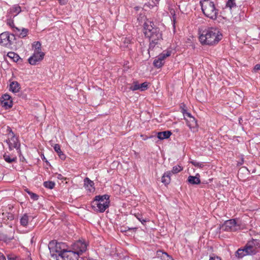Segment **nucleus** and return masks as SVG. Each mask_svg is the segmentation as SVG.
I'll use <instances>...</instances> for the list:
<instances>
[{"mask_svg":"<svg viewBox=\"0 0 260 260\" xmlns=\"http://www.w3.org/2000/svg\"><path fill=\"white\" fill-rule=\"evenodd\" d=\"M249 241L256 249L258 250L260 248V242L258 240L252 239Z\"/></svg>","mask_w":260,"mask_h":260,"instance_id":"nucleus-36","label":"nucleus"},{"mask_svg":"<svg viewBox=\"0 0 260 260\" xmlns=\"http://www.w3.org/2000/svg\"><path fill=\"white\" fill-rule=\"evenodd\" d=\"M61 254L63 256L62 258L63 260H78L80 256L70 248H68L67 251H64Z\"/></svg>","mask_w":260,"mask_h":260,"instance_id":"nucleus-8","label":"nucleus"},{"mask_svg":"<svg viewBox=\"0 0 260 260\" xmlns=\"http://www.w3.org/2000/svg\"><path fill=\"white\" fill-rule=\"evenodd\" d=\"M6 142L10 150L16 148L18 152H20V143L18 141V138L15 135H13V136L10 137L8 140H6Z\"/></svg>","mask_w":260,"mask_h":260,"instance_id":"nucleus-9","label":"nucleus"},{"mask_svg":"<svg viewBox=\"0 0 260 260\" xmlns=\"http://www.w3.org/2000/svg\"><path fill=\"white\" fill-rule=\"evenodd\" d=\"M165 61H162L161 60H159V58L157 57L153 61V65L157 68H161L164 64Z\"/></svg>","mask_w":260,"mask_h":260,"instance_id":"nucleus-31","label":"nucleus"},{"mask_svg":"<svg viewBox=\"0 0 260 260\" xmlns=\"http://www.w3.org/2000/svg\"><path fill=\"white\" fill-rule=\"evenodd\" d=\"M27 192L29 194L30 198L32 199L34 201H36L38 199L39 196L37 194L33 193L30 191H27Z\"/></svg>","mask_w":260,"mask_h":260,"instance_id":"nucleus-40","label":"nucleus"},{"mask_svg":"<svg viewBox=\"0 0 260 260\" xmlns=\"http://www.w3.org/2000/svg\"><path fill=\"white\" fill-rule=\"evenodd\" d=\"M157 255L158 257H160L162 260H167L169 254L167 252L159 250L157 251Z\"/></svg>","mask_w":260,"mask_h":260,"instance_id":"nucleus-30","label":"nucleus"},{"mask_svg":"<svg viewBox=\"0 0 260 260\" xmlns=\"http://www.w3.org/2000/svg\"><path fill=\"white\" fill-rule=\"evenodd\" d=\"M109 195H99L95 197L91 203V207L94 211L103 213L109 207Z\"/></svg>","mask_w":260,"mask_h":260,"instance_id":"nucleus-4","label":"nucleus"},{"mask_svg":"<svg viewBox=\"0 0 260 260\" xmlns=\"http://www.w3.org/2000/svg\"><path fill=\"white\" fill-rule=\"evenodd\" d=\"M183 114L184 116H187L189 119H190L191 117H193V116H191L190 113L188 112H183Z\"/></svg>","mask_w":260,"mask_h":260,"instance_id":"nucleus-44","label":"nucleus"},{"mask_svg":"<svg viewBox=\"0 0 260 260\" xmlns=\"http://www.w3.org/2000/svg\"><path fill=\"white\" fill-rule=\"evenodd\" d=\"M135 216L143 224H144L145 222L148 221L147 218L144 219L142 217V214L138 213L135 214Z\"/></svg>","mask_w":260,"mask_h":260,"instance_id":"nucleus-34","label":"nucleus"},{"mask_svg":"<svg viewBox=\"0 0 260 260\" xmlns=\"http://www.w3.org/2000/svg\"><path fill=\"white\" fill-rule=\"evenodd\" d=\"M12 39H15L14 35L12 34L11 37L9 32H4L0 34V45L5 47L9 46L12 44Z\"/></svg>","mask_w":260,"mask_h":260,"instance_id":"nucleus-7","label":"nucleus"},{"mask_svg":"<svg viewBox=\"0 0 260 260\" xmlns=\"http://www.w3.org/2000/svg\"><path fill=\"white\" fill-rule=\"evenodd\" d=\"M8 260H20L19 257L14 254H9L7 255Z\"/></svg>","mask_w":260,"mask_h":260,"instance_id":"nucleus-39","label":"nucleus"},{"mask_svg":"<svg viewBox=\"0 0 260 260\" xmlns=\"http://www.w3.org/2000/svg\"><path fill=\"white\" fill-rule=\"evenodd\" d=\"M28 215L26 213L24 214L20 219V223L21 225L23 226V227H26L28 223Z\"/></svg>","mask_w":260,"mask_h":260,"instance_id":"nucleus-23","label":"nucleus"},{"mask_svg":"<svg viewBox=\"0 0 260 260\" xmlns=\"http://www.w3.org/2000/svg\"><path fill=\"white\" fill-rule=\"evenodd\" d=\"M41 157L43 161H45V162L47 163V165H48V164H49V165H50L49 164V162L48 161V160H47V159L46 158V157H45V156H44V154L41 155Z\"/></svg>","mask_w":260,"mask_h":260,"instance_id":"nucleus-47","label":"nucleus"},{"mask_svg":"<svg viewBox=\"0 0 260 260\" xmlns=\"http://www.w3.org/2000/svg\"><path fill=\"white\" fill-rule=\"evenodd\" d=\"M200 5L204 15L212 20L217 18L218 9L216 7L214 2L211 0H201Z\"/></svg>","mask_w":260,"mask_h":260,"instance_id":"nucleus-3","label":"nucleus"},{"mask_svg":"<svg viewBox=\"0 0 260 260\" xmlns=\"http://www.w3.org/2000/svg\"><path fill=\"white\" fill-rule=\"evenodd\" d=\"M209 260H221L219 257H217L216 259L213 257H211Z\"/></svg>","mask_w":260,"mask_h":260,"instance_id":"nucleus-52","label":"nucleus"},{"mask_svg":"<svg viewBox=\"0 0 260 260\" xmlns=\"http://www.w3.org/2000/svg\"><path fill=\"white\" fill-rule=\"evenodd\" d=\"M83 260H97V259H94V258H86V259H84Z\"/></svg>","mask_w":260,"mask_h":260,"instance_id":"nucleus-56","label":"nucleus"},{"mask_svg":"<svg viewBox=\"0 0 260 260\" xmlns=\"http://www.w3.org/2000/svg\"><path fill=\"white\" fill-rule=\"evenodd\" d=\"M55 185V183L53 181H45L43 183L44 186L49 189H53Z\"/></svg>","mask_w":260,"mask_h":260,"instance_id":"nucleus-33","label":"nucleus"},{"mask_svg":"<svg viewBox=\"0 0 260 260\" xmlns=\"http://www.w3.org/2000/svg\"><path fill=\"white\" fill-rule=\"evenodd\" d=\"M181 111H182V113H183V112H187V110H186V109H185V106H184V108H183L182 109Z\"/></svg>","mask_w":260,"mask_h":260,"instance_id":"nucleus-53","label":"nucleus"},{"mask_svg":"<svg viewBox=\"0 0 260 260\" xmlns=\"http://www.w3.org/2000/svg\"><path fill=\"white\" fill-rule=\"evenodd\" d=\"M66 244L64 243H56L55 246L54 248L49 247V249H52L56 253H58V255L61 257L63 256L61 254L64 251H67L68 248H66Z\"/></svg>","mask_w":260,"mask_h":260,"instance_id":"nucleus-13","label":"nucleus"},{"mask_svg":"<svg viewBox=\"0 0 260 260\" xmlns=\"http://www.w3.org/2000/svg\"><path fill=\"white\" fill-rule=\"evenodd\" d=\"M0 260H6L4 255L0 252Z\"/></svg>","mask_w":260,"mask_h":260,"instance_id":"nucleus-51","label":"nucleus"},{"mask_svg":"<svg viewBox=\"0 0 260 260\" xmlns=\"http://www.w3.org/2000/svg\"><path fill=\"white\" fill-rule=\"evenodd\" d=\"M6 217H7L8 219L12 220H13L14 218V215L10 212L6 213Z\"/></svg>","mask_w":260,"mask_h":260,"instance_id":"nucleus-42","label":"nucleus"},{"mask_svg":"<svg viewBox=\"0 0 260 260\" xmlns=\"http://www.w3.org/2000/svg\"><path fill=\"white\" fill-rule=\"evenodd\" d=\"M176 20V14H175L174 15H172V20L173 23L174 27H175V23Z\"/></svg>","mask_w":260,"mask_h":260,"instance_id":"nucleus-48","label":"nucleus"},{"mask_svg":"<svg viewBox=\"0 0 260 260\" xmlns=\"http://www.w3.org/2000/svg\"><path fill=\"white\" fill-rule=\"evenodd\" d=\"M7 56L11 59H13V60L16 62H17L20 59L19 56L17 54L13 52H8L7 54Z\"/></svg>","mask_w":260,"mask_h":260,"instance_id":"nucleus-27","label":"nucleus"},{"mask_svg":"<svg viewBox=\"0 0 260 260\" xmlns=\"http://www.w3.org/2000/svg\"><path fill=\"white\" fill-rule=\"evenodd\" d=\"M6 23L13 30V31L15 34H18V32H20V29L18 27H16L14 25V18L13 17H11L10 15H6Z\"/></svg>","mask_w":260,"mask_h":260,"instance_id":"nucleus-15","label":"nucleus"},{"mask_svg":"<svg viewBox=\"0 0 260 260\" xmlns=\"http://www.w3.org/2000/svg\"><path fill=\"white\" fill-rule=\"evenodd\" d=\"M188 182L192 185H197L201 183L199 174H197L195 176H189L187 179Z\"/></svg>","mask_w":260,"mask_h":260,"instance_id":"nucleus-17","label":"nucleus"},{"mask_svg":"<svg viewBox=\"0 0 260 260\" xmlns=\"http://www.w3.org/2000/svg\"><path fill=\"white\" fill-rule=\"evenodd\" d=\"M145 36L149 40L148 53L154 55V52H159L161 49V43L163 41L161 32L158 27H155L153 22L148 21L144 23V26Z\"/></svg>","mask_w":260,"mask_h":260,"instance_id":"nucleus-1","label":"nucleus"},{"mask_svg":"<svg viewBox=\"0 0 260 260\" xmlns=\"http://www.w3.org/2000/svg\"><path fill=\"white\" fill-rule=\"evenodd\" d=\"M172 135V132L170 131H166L157 133V137L159 140H164L169 138Z\"/></svg>","mask_w":260,"mask_h":260,"instance_id":"nucleus-18","label":"nucleus"},{"mask_svg":"<svg viewBox=\"0 0 260 260\" xmlns=\"http://www.w3.org/2000/svg\"><path fill=\"white\" fill-rule=\"evenodd\" d=\"M44 52L34 51L33 55L28 58V61L30 64L36 65L38 62L41 61L44 58Z\"/></svg>","mask_w":260,"mask_h":260,"instance_id":"nucleus-11","label":"nucleus"},{"mask_svg":"<svg viewBox=\"0 0 260 260\" xmlns=\"http://www.w3.org/2000/svg\"><path fill=\"white\" fill-rule=\"evenodd\" d=\"M21 11V8L18 5H15L8 10L7 15H10L11 17L15 18Z\"/></svg>","mask_w":260,"mask_h":260,"instance_id":"nucleus-14","label":"nucleus"},{"mask_svg":"<svg viewBox=\"0 0 260 260\" xmlns=\"http://www.w3.org/2000/svg\"><path fill=\"white\" fill-rule=\"evenodd\" d=\"M171 51L167 50H164L161 53L159 54L157 57L159 58V60H161L162 61H164V60L167 57H169L171 55Z\"/></svg>","mask_w":260,"mask_h":260,"instance_id":"nucleus-24","label":"nucleus"},{"mask_svg":"<svg viewBox=\"0 0 260 260\" xmlns=\"http://www.w3.org/2000/svg\"><path fill=\"white\" fill-rule=\"evenodd\" d=\"M182 170V168L180 166L177 165V166H175L173 167V169L172 170V173L173 174H176V173H179V172H180Z\"/></svg>","mask_w":260,"mask_h":260,"instance_id":"nucleus-38","label":"nucleus"},{"mask_svg":"<svg viewBox=\"0 0 260 260\" xmlns=\"http://www.w3.org/2000/svg\"><path fill=\"white\" fill-rule=\"evenodd\" d=\"M26 260H31V258L29 257H28Z\"/></svg>","mask_w":260,"mask_h":260,"instance_id":"nucleus-58","label":"nucleus"},{"mask_svg":"<svg viewBox=\"0 0 260 260\" xmlns=\"http://www.w3.org/2000/svg\"><path fill=\"white\" fill-rule=\"evenodd\" d=\"M221 33L216 28L209 27L199 32V41L202 45L212 46L222 39Z\"/></svg>","mask_w":260,"mask_h":260,"instance_id":"nucleus-2","label":"nucleus"},{"mask_svg":"<svg viewBox=\"0 0 260 260\" xmlns=\"http://www.w3.org/2000/svg\"><path fill=\"white\" fill-rule=\"evenodd\" d=\"M248 255L245 246L243 248H239L236 252L235 255L239 258L243 257L244 256Z\"/></svg>","mask_w":260,"mask_h":260,"instance_id":"nucleus-22","label":"nucleus"},{"mask_svg":"<svg viewBox=\"0 0 260 260\" xmlns=\"http://www.w3.org/2000/svg\"><path fill=\"white\" fill-rule=\"evenodd\" d=\"M1 105L5 109L11 108L13 106L11 96L7 94H4L1 98Z\"/></svg>","mask_w":260,"mask_h":260,"instance_id":"nucleus-10","label":"nucleus"},{"mask_svg":"<svg viewBox=\"0 0 260 260\" xmlns=\"http://www.w3.org/2000/svg\"><path fill=\"white\" fill-rule=\"evenodd\" d=\"M57 178L59 179H62L63 176L61 174L58 175Z\"/></svg>","mask_w":260,"mask_h":260,"instance_id":"nucleus-54","label":"nucleus"},{"mask_svg":"<svg viewBox=\"0 0 260 260\" xmlns=\"http://www.w3.org/2000/svg\"><path fill=\"white\" fill-rule=\"evenodd\" d=\"M87 246V244L85 241L79 240L72 244L70 248L81 255L86 251Z\"/></svg>","mask_w":260,"mask_h":260,"instance_id":"nucleus-6","label":"nucleus"},{"mask_svg":"<svg viewBox=\"0 0 260 260\" xmlns=\"http://www.w3.org/2000/svg\"><path fill=\"white\" fill-rule=\"evenodd\" d=\"M54 244V242L52 241L51 242H50L49 243V246H51L52 245H53Z\"/></svg>","mask_w":260,"mask_h":260,"instance_id":"nucleus-57","label":"nucleus"},{"mask_svg":"<svg viewBox=\"0 0 260 260\" xmlns=\"http://www.w3.org/2000/svg\"><path fill=\"white\" fill-rule=\"evenodd\" d=\"M20 89V85L17 81H13L10 84V90L14 93L18 92Z\"/></svg>","mask_w":260,"mask_h":260,"instance_id":"nucleus-19","label":"nucleus"},{"mask_svg":"<svg viewBox=\"0 0 260 260\" xmlns=\"http://www.w3.org/2000/svg\"><path fill=\"white\" fill-rule=\"evenodd\" d=\"M246 251L248 255H254L258 252V250L254 248V246L251 244L250 241H248L245 245Z\"/></svg>","mask_w":260,"mask_h":260,"instance_id":"nucleus-16","label":"nucleus"},{"mask_svg":"<svg viewBox=\"0 0 260 260\" xmlns=\"http://www.w3.org/2000/svg\"><path fill=\"white\" fill-rule=\"evenodd\" d=\"M171 172L167 171L165 172L161 177V182L165 185L169 184L171 181Z\"/></svg>","mask_w":260,"mask_h":260,"instance_id":"nucleus-20","label":"nucleus"},{"mask_svg":"<svg viewBox=\"0 0 260 260\" xmlns=\"http://www.w3.org/2000/svg\"><path fill=\"white\" fill-rule=\"evenodd\" d=\"M224 231L234 232L241 229V221L236 219L225 221L220 227Z\"/></svg>","mask_w":260,"mask_h":260,"instance_id":"nucleus-5","label":"nucleus"},{"mask_svg":"<svg viewBox=\"0 0 260 260\" xmlns=\"http://www.w3.org/2000/svg\"><path fill=\"white\" fill-rule=\"evenodd\" d=\"M7 132L9 133L8 135L10 137L13 136V135H15L14 133H13L11 128L9 126L7 128Z\"/></svg>","mask_w":260,"mask_h":260,"instance_id":"nucleus-43","label":"nucleus"},{"mask_svg":"<svg viewBox=\"0 0 260 260\" xmlns=\"http://www.w3.org/2000/svg\"><path fill=\"white\" fill-rule=\"evenodd\" d=\"M4 158L5 160L8 163L15 162L17 160V157L16 156H13L12 157L9 155L7 154H5L4 155Z\"/></svg>","mask_w":260,"mask_h":260,"instance_id":"nucleus-29","label":"nucleus"},{"mask_svg":"<svg viewBox=\"0 0 260 260\" xmlns=\"http://www.w3.org/2000/svg\"><path fill=\"white\" fill-rule=\"evenodd\" d=\"M28 31L27 29L23 28L21 30H20V32H18V34H15V35H17L19 38H23L27 36Z\"/></svg>","mask_w":260,"mask_h":260,"instance_id":"nucleus-32","label":"nucleus"},{"mask_svg":"<svg viewBox=\"0 0 260 260\" xmlns=\"http://www.w3.org/2000/svg\"><path fill=\"white\" fill-rule=\"evenodd\" d=\"M169 11H170V13L171 14V15L172 16V15H174L175 14V11L174 9L173 8H170L169 9Z\"/></svg>","mask_w":260,"mask_h":260,"instance_id":"nucleus-50","label":"nucleus"},{"mask_svg":"<svg viewBox=\"0 0 260 260\" xmlns=\"http://www.w3.org/2000/svg\"><path fill=\"white\" fill-rule=\"evenodd\" d=\"M54 149L57 153L59 158L61 160H64L66 159V155L61 151L60 146L58 144H56L54 145Z\"/></svg>","mask_w":260,"mask_h":260,"instance_id":"nucleus-21","label":"nucleus"},{"mask_svg":"<svg viewBox=\"0 0 260 260\" xmlns=\"http://www.w3.org/2000/svg\"><path fill=\"white\" fill-rule=\"evenodd\" d=\"M236 7L235 0H228L226 4V7L232 9L234 7Z\"/></svg>","mask_w":260,"mask_h":260,"instance_id":"nucleus-35","label":"nucleus"},{"mask_svg":"<svg viewBox=\"0 0 260 260\" xmlns=\"http://www.w3.org/2000/svg\"><path fill=\"white\" fill-rule=\"evenodd\" d=\"M191 163L196 167H202V165L200 162L192 161Z\"/></svg>","mask_w":260,"mask_h":260,"instance_id":"nucleus-45","label":"nucleus"},{"mask_svg":"<svg viewBox=\"0 0 260 260\" xmlns=\"http://www.w3.org/2000/svg\"><path fill=\"white\" fill-rule=\"evenodd\" d=\"M187 125L189 127L190 129L192 130V128H196L198 124L196 119L193 117L189 119V120H187Z\"/></svg>","mask_w":260,"mask_h":260,"instance_id":"nucleus-26","label":"nucleus"},{"mask_svg":"<svg viewBox=\"0 0 260 260\" xmlns=\"http://www.w3.org/2000/svg\"><path fill=\"white\" fill-rule=\"evenodd\" d=\"M61 5H65L67 3L68 0H58Z\"/></svg>","mask_w":260,"mask_h":260,"instance_id":"nucleus-49","label":"nucleus"},{"mask_svg":"<svg viewBox=\"0 0 260 260\" xmlns=\"http://www.w3.org/2000/svg\"><path fill=\"white\" fill-rule=\"evenodd\" d=\"M167 260H174V259L171 256L169 255Z\"/></svg>","mask_w":260,"mask_h":260,"instance_id":"nucleus-55","label":"nucleus"},{"mask_svg":"<svg viewBox=\"0 0 260 260\" xmlns=\"http://www.w3.org/2000/svg\"><path fill=\"white\" fill-rule=\"evenodd\" d=\"M253 70L255 72L257 71L260 70V64H256L254 66Z\"/></svg>","mask_w":260,"mask_h":260,"instance_id":"nucleus-46","label":"nucleus"},{"mask_svg":"<svg viewBox=\"0 0 260 260\" xmlns=\"http://www.w3.org/2000/svg\"><path fill=\"white\" fill-rule=\"evenodd\" d=\"M148 87V83L145 82L142 84H139L138 81H134L133 85L131 86L129 89L133 91L140 90V91H144L147 89Z\"/></svg>","mask_w":260,"mask_h":260,"instance_id":"nucleus-12","label":"nucleus"},{"mask_svg":"<svg viewBox=\"0 0 260 260\" xmlns=\"http://www.w3.org/2000/svg\"><path fill=\"white\" fill-rule=\"evenodd\" d=\"M33 47L35 48V51L36 52H42L41 51V44L40 42H36L33 45Z\"/></svg>","mask_w":260,"mask_h":260,"instance_id":"nucleus-37","label":"nucleus"},{"mask_svg":"<svg viewBox=\"0 0 260 260\" xmlns=\"http://www.w3.org/2000/svg\"><path fill=\"white\" fill-rule=\"evenodd\" d=\"M84 185L86 187H90L92 188V189H90L89 188H88V189L90 191H91L92 190H94V187H93L94 183L92 181L90 180L88 178L86 177L84 179Z\"/></svg>","mask_w":260,"mask_h":260,"instance_id":"nucleus-25","label":"nucleus"},{"mask_svg":"<svg viewBox=\"0 0 260 260\" xmlns=\"http://www.w3.org/2000/svg\"><path fill=\"white\" fill-rule=\"evenodd\" d=\"M137 229V228H126V227H124V226H121L120 228V232H122V233H125V232H126L127 231H128L129 230H136Z\"/></svg>","mask_w":260,"mask_h":260,"instance_id":"nucleus-41","label":"nucleus"},{"mask_svg":"<svg viewBox=\"0 0 260 260\" xmlns=\"http://www.w3.org/2000/svg\"><path fill=\"white\" fill-rule=\"evenodd\" d=\"M14 237H8L7 235L0 234V241H3L6 243H8L11 242V241L13 239Z\"/></svg>","mask_w":260,"mask_h":260,"instance_id":"nucleus-28","label":"nucleus"}]
</instances>
